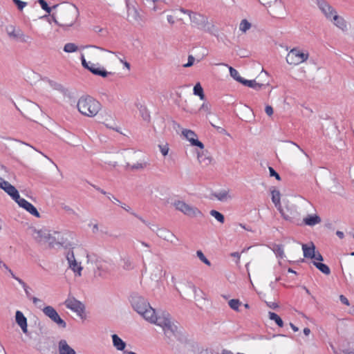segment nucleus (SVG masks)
<instances>
[{"mask_svg": "<svg viewBox=\"0 0 354 354\" xmlns=\"http://www.w3.org/2000/svg\"><path fill=\"white\" fill-rule=\"evenodd\" d=\"M77 108L83 115L93 118L101 110L102 104L93 97L85 95L78 100Z\"/></svg>", "mask_w": 354, "mask_h": 354, "instance_id": "1", "label": "nucleus"}, {"mask_svg": "<svg viewBox=\"0 0 354 354\" xmlns=\"http://www.w3.org/2000/svg\"><path fill=\"white\" fill-rule=\"evenodd\" d=\"M130 301L133 308L145 320L147 318H153L151 315L153 314V308L144 297L134 294L131 296Z\"/></svg>", "mask_w": 354, "mask_h": 354, "instance_id": "2", "label": "nucleus"}, {"mask_svg": "<svg viewBox=\"0 0 354 354\" xmlns=\"http://www.w3.org/2000/svg\"><path fill=\"white\" fill-rule=\"evenodd\" d=\"M189 19L193 26L216 35L217 31L215 30L214 26L208 22L207 18L205 16L194 12L193 14H189Z\"/></svg>", "mask_w": 354, "mask_h": 354, "instance_id": "3", "label": "nucleus"}, {"mask_svg": "<svg viewBox=\"0 0 354 354\" xmlns=\"http://www.w3.org/2000/svg\"><path fill=\"white\" fill-rule=\"evenodd\" d=\"M172 204L177 210L187 216L192 218L203 216L202 212L197 207L192 206L183 201L176 200Z\"/></svg>", "mask_w": 354, "mask_h": 354, "instance_id": "4", "label": "nucleus"}, {"mask_svg": "<svg viewBox=\"0 0 354 354\" xmlns=\"http://www.w3.org/2000/svg\"><path fill=\"white\" fill-rule=\"evenodd\" d=\"M64 305L68 309L75 313L82 319H86V316L85 314L84 304L80 301L76 299L74 297L69 295L64 301Z\"/></svg>", "mask_w": 354, "mask_h": 354, "instance_id": "5", "label": "nucleus"}, {"mask_svg": "<svg viewBox=\"0 0 354 354\" xmlns=\"http://www.w3.org/2000/svg\"><path fill=\"white\" fill-rule=\"evenodd\" d=\"M6 32L10 39L22 43H28L30 37L24 33L22 30L14 25H8L6 27Z\"/></svg>", "mask_w": 354, "mask_h": 354, "instance_id": "6", "label": "nucleus"}, {"mask_svg": "<svg viewBox=\"0 0 354 354\" xmlns=\"http://www.w3.org/2000/svg\"><path fill=\"white\" fill-rule=\"evenodd\" d=\"M308 53L298 48L292 49L286 56V62L290 65H298L304 62L308 58Z\"/></svg>", "mask_w": 354, "mask_h": 354, "instance_id": "7", "label": "nucleus"}, {"mask_svg": "<svg viewBox=\"0 0 354 354\" xmlns=\"http://www.w3.org/2000/svg\"><path fill=\"white\" fill-rule=\"evenodd\" d=\"M78 14L79 12L77 7L74 6L73 8L66 9L63 12L62 22L60 24L57 21H55V23L59 24L60 26L71 27L75 24L78 17Z\"/></svg>", "mask_w": 354, "mask_h": 354, "instance_id": "8", "label": "nucleus"}, {"mask_svg": "<svg viewBox=\"0 0 354 354\" xmlns=\"http://www.w3.org/2000/svg\"><path fill=\"white\" fill-rule=\"evenodd\" d=\"M269 12L274 17L283 18L286 15L283 2L281 0H275L274 2L270 6Z\"/></svg>", "mask_w": 354, "mask_h": 354, "instance_id": "9", "label": "nucleus"}, {"mask_svg": "<svg viewBox=\"0 0 354 354\" xmlns=\"http://www.w3.org/2000/svg\"><path fill=\"white\" fill-rule=\"evenodd\" d=\"M153 318L150 319L149 318H147V321L151 323L155 324L162 328H163L167 322H169L170 319V315L167 313H163L161 316H157L156 313V310L153 308V314L151 315Z\"/></svg>", "mask_w": 354, "mask_h": 354, "instance_id": "10", "label": "nucleus"}, {"mask_svg": "<svg viewBox=\"0 0 354 354\" xmlns=\"http://www.w3.org/2000/svg\"><path fill=\"white\" fill-rule=\"evenodd\" d=\"M317 4L322 13L328 19H332L335 13H337L335 10L325 0H317Z\"/></svg>", "mask_w": 354, "mask_h": 354, "instance_id": "11", "label": "nucleus"}, {"mask_svg": "<svg viewBox=\"0 0 354 354\" xmlns=\"http://www.w3.org/2000/svg\"><path fill=\"white\" fill-rule=\"evenodd\" d=\"M66 259L68 261L69 268L78 276H81L83 268L82 267L80 263H77L75 260L73 250L69 251L67 253Z\"/></svg>", "mask_w": 354, "mask_h": 354, "instance_id": "12", "label": "nucleus"}, {"mask_svg": "<svg viewBox=\"0 0 354 354\" xmlns=\"http://www.w3.org/2000/svg\"><path fill=\"white\" fill-rule=\"evenodd\" d=\"M182 134L193 146H196L200 149H204V145L198 140V136L194 131L189 129H183Z\"/></svg>", "mask_w": 354, "mask_h": 354, "instance_id": "13", "label": "nucleus"}, {"mask_svg": "<svg viewBox=\"0 0 354 354\" xmlns=\"http://www.w3.org/2000/svg\"><path fill=\"white\" fill-rule=\"evenodd\" d=\"M127 11V19L129 21H137L140 19L138 11L135 8L132 0H125Z\"/></svg>", "mask_w": 354, "mask_h": 354, "instance_id": "14", "label": "nucleus"}, {"mask_svg": "<svg viewBox=\"0 0 354 354\" xmlns=\"http://www.w3.org/2000/svg\"><path fill=\"white\" fill-rule=\"evenodd\" d=\"M30 230L33 239L40 244H45L49 231L46 229L37 230L35 227H32Z\"/></svg>", "mask_w": 354, "mask_h": 354, "instance_id": "15", "label": "nucleus"}, {"mask_svg": "<svg viewBox=\"0 0 354 354\" xmlns=\"http://www.w3.org/2000/svg\"><path fill=\"white\" fill-rule=\"evenodd\" d=\"M17 203L19 205V207L26 209L30 214L35 216L37 218L41 217L40 214L37 211V208L26 199L21 198L19 201H17Z\"/></svg>", "mask_w": 354, "mask_h": 354, "instance_id": "16", "label": "nucleus"}, {"mask_svg": "<svg viewBox=\"0 0 354 354\" xmlns=\"http://www.w3.org/2000/svg\"><path fill=\"white\" fill-rule=\"evenodd\" d=\"M87 70H88L93 74L101 76L102 77H106L109 74L111 73L110 72H107L104 67L100 66L98 64H95L91 62Z\"/></svg>", "mask_w": 354, "mask_h": 354, "instance_id": "17", "label": "nucleus"}, {"mask_svg": "<svg viewBox=\"0 0 354 354\" xmlns=\"http://www.w3.org/2000/svg\"><path fill=\"white\" fill-rule=\"evenodd\" d=\"M156 228H157L156 234L158 237L174 243L173 239H176V237L173 233L165 228H159L158 227H156Z\"/></svg>", "mask_w": 354, "mask_h": 354, "instance_id": "18", "label": "nucleus"}, {"mask_svg": "<svg viewBox=\"0 0 354 354\" xmlns=\"http://www.w3.org/2000/svg\"><path fill=\"white\" fill-rule=\"evenodd\" d=\"M59 354H76L75 350L71 348L66 340L61 339L58 342Z\"/></svg>", "mask_w": 354, "mask_h": 354, "instance_id": "19", "label": "nucleus"}, {"mask_svg": "<svg viewBox=\"0 0 354 354\" xmlns=\"http://www.w3.org/2000/svg\"><path fill=\"white\" fill-rule=\"evenodd\" d=\"M15 320L24 333H27V319L22 312L17 310L15 315Z\"/></svg>", "mask_w": 354, "mask_h": 354, "instance_id": "20", "label": "nucleus"}, {"mask_svg": "<svg viewBox=\"0 0 354 354\" xmlns=\"http://www.w3.org/2000/svg\"><path fill=\"white\" fill-rule=\"evenodd\" d=\"M321 221L322 219L317 214H309L303 219L304 223L308 226H314Z\"/></svg>", "mask_w": 354, "mask_h": 354, "instance_id": "21", "label": "nucleus"}, {"mask_svg": "<svg viewBox=\"0 0 354 354\" xmlns=\"http://www.w3.org/2000/svg\"><path fill=\"white\" fill-rule=\"evenodd\" d=\"M16 203L21 198L18 190L10 183L8 186L5 187L4 190Z\"/></svg>", "mask_w": 354, "mask_h": 354, "instance_id": "22", "label": "nucleus"}, {"mask_svg": "<svg viewBox=\"0 0 354 354\" xmlns=\"http://www.w3.org/2000/svg\"><path fill=\"white\" fill-rule=\"evenodd\" d=\"M162 330H164L165 334L168 337H171L173 335H175V334H176V333L177 331V326L173 322H171V321L170 320L162 328Z\"/></svg>", "mask_w": 354, "mask_h": 354, "instance_id": "23", "label": "nucleus"}, {"mask_svg": "<svg viewBox=\"0 0 354 354\" xmlns=\"http://www.w3.org/2000/svg\"><path fill=\"white\" fill-rule=\"evenodd\" d=\"M332 19L334 21V24L339 29H341L343 31L347 30L346 22L343 17L337 15V13H335V15H333Z\"/></svg>", "mask_w": 354, "mask_h": 354, "instance_id": "24", "label": "nucleus"}, {"mask_svg": "<svg viewBox=\"0 0 354 354\" xmlns=\"http://www.w3.org/2000/svg\"><path fill=\"white\" fill-rule=\"evenodd\" d=\"M241 84L245 86H247L250 88H252L256 91H259L264 86L263 84L258 83L256 82L255 80H248L243 79Z\"/></svg>", "mask_w": 354, "mask_h": 354, "instance_id": "25", "label": "nucleus"}, {"mask_svg": "<svg viewBox=\"0 0 354 354\" xmlns=\"http://www.w3.org/2000/svg\"><path fill=\"white\" fill-rule=\"evenodd\" d=\"M315 245L312 243L311 247H308L306 244L302 245V250L304 252V257L306 258L313 259L315 257Z\"/></svg>", "mask_w": 354, "mask_h": 354, "instance_id": "26", "label": "nucleus"}, {"mask_svg": "<svg viewBox=\"0 0 354 354\" xmlns=\"http://www.w3.org/2000/svg\"><path fill=\"white\" fill-rule=\"evenodd\" d=\"M271 249L275 254L277 257L283 259L286 257L284 254V248L283 245L273 244Z\"/></svg>", "mask_w": 354, "mask_h": 354, "instance_id": "27", "label": "nucleus"}, {"mask_svg": "<svg viewBox=\"0 0 354 354\" xmlns=\"http://www.w3.org/2000/svg\"><path fill=\"white\" fill-rule=\"evenodd\" d=\"M272 201L274 204L275 207L279 208L281 207V194L279 190L274 189L271 192Z\"/></svg>", "mask_w": 354, "mask_h": 354, "instance_id": "28", "label": "nucleus"}, {"mask_svg": "<svg viewBox=\"0 0 354 354\" xmlns=\"http://www.w3.org/2000/svg\"><path fill=\"white\" fill-rule=\"evenodd\" d=\"M313 265L322 273L328 275L330 274V270L329 267L322 263L313 261Z\"/></svg>", "mask_w": 354, "mask_h": 354, "instance_id": "29", "label": "nucleus"}, {"mask_svg": "<svg viewBox=\"0 0 354 354\" xmlns=\"http://www.w3.org/2000/svg\"><path fill=\"white\" fill-rule=\"evenodd\" d=\"M198 160L203 166H207L211 163L212 159L203 154V152L198 153Z\"/></svg>", "mask_w": 354, "mask_h": 354, "instance_id": "30", "label": "nucleus"}, {"mask_svg": "<svg viewBox=\"0 0 354 354\" xmlns=\"http://www.w3.org/2000/svg\"><path fill=\"white\" fill-rule=\"evenodd\" d=\"M138 109H139L140 115L142 118V119L145 121L149 122L151 117H150L149 111L147 110V109L145 106L140 105L138 107Z\"/></svg>", "mask_w": 354, "mask_h": 354, "instance_id": "31", "label": "nucleus"}, {"mask_svg": "<svg viewBox=\"0 0 354 354\" xmlns=\"http://www.w3.org/2000/svg\"><path fill=\"white\" fill-rule=\"evenodd\" d=\"M268 315H269V318L271 320L274 321L278 326H279V327L283 326V322L277 314H276L275 313H273V312H269Z\"/></svg>", "mask_w": 354, "mask_h": 354, "instance_id": "32", "label": "nucleus"}, {"mask_svg": "<svg viewBox=\"0 0 354 354\" xmlns=\"http://www.w3.org/2000/svg\"><path fill=\"white\" fill-rule=\"evenodd\" d=\"M228 68H229V71H230V74L231 77L241 84V82H243L244 78L240 76L238 71L232 66H228Z\"/></svg>", "mask_w": 354, "mask_h": 354, "instance_id": "33", "label": "nucleus"}, {"mask_svg": "<svg viewBox=\"0 0 354 354\" xmlns=\"http://www.w3.org/2000/svg\"><path fill=\"white\" fill-rule=\"evenodd\" d=\"M193 91H194V94L195 95L199 96L201 100H204L205 99V95H204L203 89L201 85L200 84V83H197L194 86Z\"/></svg>", "mask_w": 354, "mask_h": 354, "instance_id": "34", "label": "nucleus"}, {"mask_svg": "<svg viewBox=\"0 0 354 354\" xmlns=\"http://www.w3.org/2000/svg\"><path fill=\"white\" fill-rule=\"evenodd\" d=\"M43 313L48 317L50 319H52V317L57 314V311L55 310V308L50 306H46L43 309Z\"/></svg>", "mask_w": 354, "mask_h": 354, "instance_id": "35", "label": "nucleus"}, {"mask_svg": "<svg viewBox=\"0 0 354 354\" xmlns=\"http://www.w3.org/2000/svg\"><path fill=\"white\" fill-rule=\"evenodd\" d=\"M53 322L56 323L59 326L65 328L66 327V323L64 319H62L59 314L57 313L54 317H52L51 319Z\"/></svg>", "mask_w": 354, "mask_h": 354, "instance_id": "36", "label": "nucleus"}, {"mask_svg": "<svg viewBox=\"0 0 354 354\" xmlns=\"http://www.w3.org/2000/svg\"><path fill=\"white\" fill-rule=\"evenodd\" d=\"M38 3H39V5L41 6V8L45 10L48 14H50L52 9L53 8H56L58 5H55L53 6L52 8L49 7L48 3H46V1L45 0H38Z\"/></svg>", "mask_w": 354, "mask_h": 354, "instance_id": "37", "label": "nucleus"}, {"mask_svg": "<svg viewBox=\"0 0 354 354\" xmlns=\"http://www.w3.org/2000/svg\"><path fill=\"white\" fill-rule=\"evenodd\" d=\"M77 46L74 43H67L64 46V51L66 53H74L77 50Z\"/></svg>", "mask_w": 354, "mask_h": 354, "instance_id": "38", "label": "nucleus"}, {"mask_svg": "<svg viewBox=\"0 0 354 354\" xmlns=\"http://www.w3.org/2000/svg\"><path fill=\"white\" fill-rule=\"evenodd\" d=\"M241 301L239 299H232L228 302L230 307L235 311H239V306H241Z\"/></svg>", "mask_w": 354, "mask_h": 354, "instance_id": "39", "label": "nucleus"}, {"mask_svg": "<svg viewBox=\"0 0 354 354\" xmlns=\"http://www.w3.org/2000/svg\"><path fill=\"white\" fill-rule=\"evenodd\" d=\"M209 214L211 216H214L218 222L221 223H224V216L219 212L212 209L209 212Z\"/></svg>", "mask_w": 354, "mask_h": 354, "instance_id": "40", "label": "nucleus"}, {"mask_svg": "<svg viewBox=\"0 0 354 354\" xmlns=\"http://www.w3.org/2000/svg\"><path fill=\"white\" fill-rule=\"evenodd\" d=\"M251 28V24L247 19H243L239 25V30L245 32Z\"/></svg>", "mask_w": 354, "mask_h": 354, "instance_id": "41", "label": "nucleus"}, {"mask_svg": "<svg viewBox=\"0 0 354 354\" xmlns=\"http://www.w3.org/2000/svg\"><path fill=\"white\" fill-rule=\"evenodd\" d=\"M214 196L220 201H226L227 198V192L226 190H222L218 193H214Z\"/></svg>", "mask_w": 354, "mask_h": 354, "instance_id": "42", "label": "nucleus"}, {"mask_svg": "<svg viewBox=\"0 0 354 354\" xmlns=\"http://www.w3.org/2000/svg\"><path fill=\"white\" fill-rule=\"evenodd\" d=\"M147 163L146 162H137L132 165H130L129 163L127 164V167H130L132 170L143 169L147 167Z\"/></svg>", "mask_w": 354, "mask_h": 354, "instance_id": "43", "label": "nucleus"}, {"mask_svg": "<svg viewBox=\"0 0 354 354\" xmlns=\"http://www.w3.org/2000/svg\"><path fill=\"white\" fill-rule=\"evenodd\" d=\"M19 283L23 287L27 298L30 299L32 297L30 292V288L23 280H19Z\"/></svg>", "mask_w": 354, "mask_h": 354, "instance_id": "44", "label": "nucleus"}, {"mask_svg": "<svg viewBox=\"0 0 354 354\" xmlns=\"http://www.w3.org/2000/svg\"><path fill=\"white\" fill-rule=\"evenodd\" d=\"M196 255L198 257V259L205 264H206L208 266H211L210 261L205 257V256L204 255L201 250H198L196 252Z\"/></svg>", "mask_w": 354, "mask_h": 354, "instance_id": "45", "label": "nucleus"}, {"mask_svg": "<svg viewBox=\"0 0 354 354\" xmlns=\"http://www.w3.org/2000/svg\"><path fill=\"white\" fill-rule=\"evenodd\" d=\"M56 238L53 236L50 232H48V236L46 237V241H45V244H47L49 247H54L56 242Z\"/></svg>", "mask_w": 354, "mask_h": 354, "instance_id": "46", "label": "nucleus"}, {"mask_svg": "<svg viewBox=\"0 0 354 354\" xmlns=\"http://www.w3.org/2000/svg\"><path fill=\"white\" fill-rule=\"evenodd\" d=\"M123 261H124V265H123L124 269L131 270L133 268L132 262L129 259H124Z\"/></svg>", "mask_w": 354, "mask_h": 354, "instance_id": "47", "label": "nucleus"}, {"mask_svg": "<svg viewBox=\"0 0 354 354\" xmlns=\"http://www.w3.org/2000/svg\"><path fill=\"white\" fill-rule=\"evenodd\" d=\"M159 148H160V152L164 156H166L167 154H168V152H169V146L167 144L165 145H159L158 146Z\"/></svg>", "mask_w": 354, "mask_h": 354, "instance_id": "48", "label": "nucleus"}, {"mask_svg": "<svg viewBox=\"0 0 354 354\" xmlns=\"http://www.w3.org/2000/svg\"><path fill=\"white\" fill-rule=\"evenodd\" d=\"M268 169H269L270 176L275 177V178L278 180H281V177H280L279 174L272 167H269Z\"/></svg>", "mask_w": 354, "mask_h": 354, "instance_id": "49", "label": "nucleus"}, {"mask_svg": "<svg viewBox=\"0 0 354 354\" xmlns=\"http://www.w3.org/2000/svg\"><path fill=\"white\" fill-rule=\"evenodd\" d=\"M279 209V211L280 212L281 214V216L286 221H288L291 223H295V221L291 218L288 215L284 213V212L283 211V209H281V207H279L277 208Z\"/></svg>", "mask_w": 354, "mask_h": 354, "instance_id": "50", "label": "nucleus"}, {"mask_svg": "<svg viewBox=\"0 0 354 354\" xmlns=\"http://www.w3.org/2000/svg\"><path fill=\"white\" fill-rule=\"evenodd\" d=\"M194 60L195 59L192 55H189L188 62L187 64H184L183 66L186 68L192 66L194 64Z\"/></svg>", "mask_w": 354, "mask_h": 354, "instance_id": "51", "label": "nucleus"}, {"mask_svg": "<svg viewBox=\"0 0 354 354\" xmlns=\"http://www.w3.org/2000/svg\"><path fill=\"white\" fill-rule=\"evenodd\" d=\"M15 4L17 6V8L19 10H22L24 7L26 6L27 3L25 1H22L21 0H19L16 1Z\"/></svg>", "mask_w": 354, "mask_h": 354, "instance_id": "52", "label": "nucleus"}, {"mask_svg": "<svg viewBox=\"0 0 354 354\" xmlns=\"http://www.w3.org/2000/svg\"><path fill=\"white\" fill-rule=\"evenodd\" d=\"M81 62H82V64L83 67L86 69L88 68V67L89 66V65L91 64V62H86V60L84 57V55L83 54H82V55H81Z\"/></svg>", "mask_w": 354, "mask_h": 354, "instance_id": "53", "label": "nucleus"}, {"mask_svg": "<svg viewBox=\"0 0 354 354\" xmlns=\"http://www.w3.org/2000/svg\"><path fill=\"white\" fill-rule=\"evenodd\" d=\"M10 185V183L5 180L3 178H0V188L5 190V187H7Z\"/></svg>", "mask_w": 354, "mask_h": 354, "instance_id": "54", "label": "nucleus"}, {"mask_svg": "<svg viewBox=\"0 0 354 354\" xmlns=\"http://www.w3.org/2000/svg\"><path fill=\"white\" fill-rule=\"evenodd\" d=\"M211 125H212L214 128H215V129L218 131V132H219V133H223V134H227V132H226V131H225V129H223V128H222V127H221L216 126V125L214 124H213V123H212V122H211Z\"/></svg>", "mask_w": 354, "mask_h": 354, "instance_id": "55", "label": "nucleus"}, {"mask_svg": "<svg viewBox=\"0 0 354 354\" xmlns=\"http://www.w3.org/2000/svg\"><path fill=\"white\" fill-rule=\"evenodd\" d=\"M339 300H340V301L342 304H345L346 306H349L350 305L348 299L344 295H341L339 296Z\"/></svg>", "mask_w": 354, "mask_h": 354, "instance_id": "56", "label": "nucleus"}, {"mask_svg": "<svg viewBox=\"0 0 354 354\" xmlns=\"http://www.w3.org/2000/svg\"><path fill=\"white\" fill-rule=\"evenodd\" d=\"M265 111L266 114L269 116H271L273 114V109L271 106L267 105L265 108Z\"/></svg>", "mask_w": 354, "mask_h": 354, "instance_id": "57", "label": "nucleus"}, {"mask_svg": "<svg viewBox=\"0 0 354 354\" xmlns=\"http://www.w3.org/2000/svg\"><path fill=\"white\" fill-rule=\"evenodd\" d=\"M108 198L114 203H120V201L111 194H109Z\"/></svg>", "mask_w": 354, "mask_h": 354, "instance_id": "58", "label": "nucleus"}, {"mask_svg": "<svg viewBox=\"0 0 354 354\" xmlns=\"http://www.w3.org/2000/svg\"><path fill=\"white\" fill-rule=\"evenodd\" d=\"M266 304L268 307L272 309H276L279 307V305L275 302H266Z\"/></svg>", "mask_w": 354, "mask_h": 354, "instance_id": "59", "label": "nucleus"}, {"mask_svg": "<svg viewBox=\"0 0 354 354\" xmlns=\"http://www.w3.org/2000/svg\"><path fill=\"white\" fill-rule=\"evenodd\" d=\"M57 239H59V237H57ZM57 243L60 244L61 245H62V246H64L65 248L71 247V243H66L65 241H62L58 240Z\"/></svg>", "mask_w": 354, "mask_h": 354, "instance_id": "60", "label": "nucleus"}, {"mask_svg": "<svg viewBox=\"0 0 354 354\" xmlns=\"http://www.w3.org/2000/svg\"><path fill=\"white\" fill-rule=\"evenodd\" d=\"M8 272L10 274L11 277L15 279L17 281L19 282V280H21L20 278H19L18 277H17L14 273L12 271L11 269H9L8 270Z\"/></svg>", "mask_w": 354, "mask_h": 354, "instance_id": "61", "label": "nucleus"}, {"mask_svg": "<svg viewBox=\"0 0 354 354\" xmlns=\"http://www.w3.org/2000/svg\"><path fill=\"white\" fill-rule=\"evenodd\" d=\"M315 260L317 261H323V257L322 255L320 254V253H317V254H315V257L314 258Z\"/></svg>", "mask_w": 354, "mask_h": 354, "instance_id": "62", "label": "nucleus"}, {"mask_svg": "<svg viewBox=\"0 0 354 354\" xmlns=\"http://www.w3.org/2000/svg\"><path fill=\"white\" fill-rule=\"evenodd\" d=\"M0 268H4L7 271L10 269L9 267L1 260H0Z\"/></svg>", "mask_w": 354, "mask_h": 354, "instance_id": "63", "label": "nucleus"}, {"mask_svg": "<svg viewBox=\"0 0 354 354\" xmlns=\"http://www.w3.org/2000/svg\"><path fill=\"white\" fill-rule=\"evenodd\" d=\"M57 88L61 91L64 94H66L68 91V90L64 88L61 84H58Z\"/></svg>", "mask_w": 354, "mask_h": 354, "instance_id": "64", "label": "nucleus"}]
</instances>
